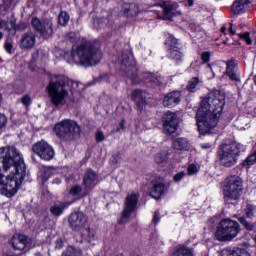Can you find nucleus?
<instances>
[{
    "mask_svg": "<svg viewBox=\"0 0 256 256\" xmlns=\"http://www.w3.org/2000/svg\"><path fill=\"white\" fill-rule=\"evenodd\" d=\"M25 161L21 157L17 148L13 146L0 148V193L6 197H13L23 179L26 172Z\"/></svg>",
    "mask_w": 256,
    "mask_h": 256,
    "instance_id": "1",
    "label": "nucleus"
},
{
    "mask_svg": "<svg viewBox=\"0 0 256 256\" xmlns=\"http://www.w3.org/2000/svg\"><path fill=\"white\" fill-rule=\"evenodd\" d=\"M239 233H241V225L235 220L226 218L218 224L215 237L217 241L227 243V241H233Z\"/></svg>",
    "mask_w": 256,
    "mask_h": 256,
    "instance_id": "8",
    "label": "nucleus"
},
{
    "mask_svg": "<svg viewBox=\"0 0 256 256\" xmlns=\"http://www.w3.org/2000/svg\"><path fill=\"white\" fill-rule=\"evenodd\" d=\"M117 63L132 85H146V87H161L163 76L159 73L143 72L139 75L137 62L130 50H124L118 55Z\"/></svg>",
    "mask_w": 256,
    "mask_h": 256,
    "instance_id": "3",
    "label": "nucleus"
},
{
    "mask_svg": "<svg viewBox=\"0 0 256 256\" xmlns=\"http://www.w3.org/2000/svg\"><path fill=\"white\" fill-rule=\"evenodd\" d=\"M4 49H5V51H7V53H9L11 55V53L13 51V44L10 42H6L4 45Z\"/></svg>",
    "mask_w": 256,
    "mask_h": 256,
    "instance_id": "45",
    "label": "nucleus"
},
{
    "mask_svg": "<svg viewBox=\"0 0 256 256\" xmlns=\"http://www.w3.org/2000/svg\"><path fill=\"white\" fill-rule=\"evenodd\" d=\"M193 173L195 174V173H199V167H197V166H193Z\"/></svg>",
    "mask_w": 256,
    "mask_h": 256,
    "instance_id": "55",
    "label": "nucleus"
},
{
    "mask_svg": "<svg viewBox=\"0 0 256 256\" xmlns=\"http://www.w3.org/2000/svg\"><path fill=\"white\" fill-rule=\"evenodd\" d=\"M209 69H211V64H208Z\"/></svg>",
    "mask_w": 256,
    "mask_h": 256,
    "instance_id": "60",
    "label": "nucleus"
},
{
    "mask_svg": "<svg viewBox=\"0 0 256 256\" xmlns=\"http://www.w3.org/2000/svg\"><path fill=\"white\" fill-rule=\"evenodd\" d=\"M0 29H3L4 31H11L9 23L5 20H0Z\"/></svg>",
    "mask_w": 256,
    "mask_h": 256,
    "instance_id": "42",
    "label": "nucleus"
},
{
    "mask_svg": "<svg viewBox=\"0 0 256 256\" xmlns=\"http://www.w3.org/2000/svg\"><path fill=\"white\" fill-rule=\"evenodd\" d=\"M186 175L187 173H185V171L178 172L173 176V181L175 183H179V181H181V179H183V177H185Z\"/></svg>",
    "mask_w": 256,
    "mask_h": 256,
    "instance_id": "39",
    "label": "nucleus"
},
{
    "mask_svg": "<svg viewBox=\"0 0 256 256\" xmlns=\"http://www.w3.org/2000/svg\"><path fill=\"white\" fill-rule=\"evenodd\" d=\"M122 11L128 18L137 17L139 15V4L137 3H124Z\"/></svg>",
    "mask_w": 256,
    "mask_h": 256,
    "instance_id": "22",
    "label": "nucleus"
},
{
    "mask_svg": "<svg viewBox=\"0 0 256 256\" xmlns=\"http://www.w3.org/2000/svg\"><path fill=\"white\" fill-rule=\"evenodd\" d=\"M96 141L97 143H102V141H105V135H103V132L98 131L96 133Z\"/></svg>",
    "mask_w": 256,
    "mask_h": 256,
    "instance_id": "43",
    "label": "nucleus"
},
{
    "mask_svg": "<svg viewBox=\"0 0 256 256\" xmlns=\"http://www.w3.org/2000/svg\"><path fill=\"white\" fill-rule=\"evenodd\" d=\"M226 75L231 81H236L237 83L241 82L239 68H237V61L235 59L226 62Z\"/></svg>",
    "mask_w": 256,
    "mask_h": 256,
    "instance_id": "19",
    "label": "nucleus"
},
{
    "mask_svg": "<svg viewBox=\"0 0 256 256\" xmlns=\"http://www.w3.org/2000/svg\"><path fill=\"white\" fill-rule=\"evenodd\" d=\"M173 147L178 151H184L189 147V142L185 138H177L173 141Z\"/></svg>",
    "mask_w": 256,
    "mask_h": 256,
    "instance_id": "29",
    "label": "nucleus"
},
{
    "mask_svg": "<svg viewBox=\"0 0 256 256\" xmlns=\"http://www.w3.org/2000/svg\"><path fill=\"white\" fill-rule=\"evenodd\" d=\"M177 3H171V2H164L161 4L162 8V15L157 13V19H163L164 21H173V17H177V15L180 14L179 11H177Z\"/></svg>",
    "mask_w": 256,
    "mask_h": 256,
    "instance_id": "15",
    "label": "nucleus"
},
{
    "mask_svg": "<svg viewBox=\"0 0 256 256\" xmlns=\"http://www.w3.org/2000/svg\"><path fill=\"white\" fill-rule=\"evenodd\" d=\"M188 5L191 7V5H193V0H188Z\"/></svg>",
    "mask_w": 256,
    "mask_h": 256,
    "instance_id": "57",
    "label": "nucleus"
},
{
    "mask_svg": "<svg viewBox=\"0 0 256 256\" xmlns=\"http://www.w3.org/2000/svg\"><path fill=\"white\" fill-rule=\"evenodd\" d=\"M54 132L60 141L71 143L81 137V126L74 120L65 119L55 124Z\"/></svg>",
    "mask_w": 256,
    "mask_h": 256,
    "instance_id": "6",
    "label": "nucleus"
},
{
    "mask_svg": "<svg viewBox=\"0 0 256 256\" xmlns=\"http://www.w3.org/2000/svg\"><path fill=\"white\" fill-rule=\"evenodd\" d=\"M69 13L66 11H61L58 15V24L61 25V27L67 26V23H69Z\"/></svg>",
    "mask_w": 256,
    "mask_h": 256,
    "instance_id": "32",
    "label": "nucleus"
},
{
    "mask_svg": "<svg viewBox=\"0 0 256 256\" xmlns=\"http://www.w3.org/2000/svg\"><path fill=\"white\" fill-rule=\"evenodd\" d=\"M166 43L169 46V49H171V45L172 47H177L175 46L177 45V38L173 37V35H170Z\"/></svg>",
    "mask_w": 256,
    "mask_h": 256,
    "instance_id": "40",
    "label": "nucleus"
},
{
    "mask_svg": "<svg viewBox=\"0 0 256 256\" xmlns=\"http://www.w3.org/2000/svg\"><path fill=\"white\" fill-rule=\"evenodd\" d=\"M163 127L165 133H175L179 127V119L177 118V115L173 112H167L163 116Z\"/></svg>",
    "mask_w": 256,
    "mask_h": 256,
    "instance_id": "16",
    "label": "nucleus"
},
{
    "mask_svg": "<svg viewBox=\"0 0 256 256\" xmlns=\"http://www.w3.org/2000/svg\"><path fill=\"white\" fill-rule=\"evenodd\" d=\"M194 33H195L194 37L197 39V41L205 37V30L201 28V25L195 26Z\"/></svg>",
    "mask_w": 256,
    "mask_h": 256,
    "instance_id": "34",
    "label": "nucleus"
},
{
    "mask_svg": "<svg viewBox=\"0 0 256 256\" xmlns=\"http://www.w3.org/2000/svg\"><path fill=\"white\" fill-rule=\"evenodd\" d=\"M229 31H230L231 35H235V30H233V23H230Z\"/></svg>",
    "mask_w": 256,
    "mask_h": 256,
    "instance_id": "54",
    "label": "nucleus"
},
{
    "mask_svg": "<svg viewBox=\"0 0 256 256\" xmlns=\"http://www.w3.org/2000/svg\"><path fill=\"white\" fill-rule=\"evenodd\" d=\"M81 191H83V188H81L79 185H76L70 189V195L76 197V195H79Z\"/></svg>",
    "mask_w": 256,
    "mask_h": 256,
    "instance_id": "37",
    "label": "nucleus"
},
{
    "mask_svg": "<svg viewBox=\"0 0 256 256\" xmlns=\"http://www.w3.org/2000/svg\"><path fill=\"white\" fill-rule=\"evenodd\" d=\"M139 203V194L132 193L128 194L125 201V207L122 212V219L118 220L119 225H125L127 219L131 217L132 213L137 209Z\"/></svg>",
    "mask_w": 256,
    "mask_h": 256,
    "instance_id": "11",
    "label": "nucleus"
},
{
    "mask_svg": "<svg viewBox=\"0 0 256 256\" xmlns=\"http://www.w3.org/2000/svg\"><path fill=\"white\" fill-rule=\"evenodd\" d=\"M225 107V94L219 90L209 92L201 101L196 113V123L201 135L211 133L221 119Z\"/></svg>",
    "mask_w": 256,
    "mask_h": 256,
    "instance_id": "2",
    "label": "nucleus"
},
{
    "mask_svg": "<svg viewBox=\"0 0 256 256\" xmlns=\"http://www.w3.org/2000/svg\"><path fill=\"white\" fill-rule=\"evenodd\" d=\"M255 206L252 204H247L246 208L244 209V213L248 219H253L255 217Z\"/></svg>",
    "mask_w": 256,
    "mask_h": 256,
    "instance_id": "35",
    "label": "nucleus"
},
{
    "mask_svg": "<svg viewBox=\"0 0 256 256\" xmlns=\"http://www.w3.org/2000/svg\"><path fill=\"white\" fill-rule=\"evenodd\" d=\"M222 256H251L249 252L241 248H225L222 250Z\"/></svg>",
    "mask_w": 256,
    "mask_h": 256,
    "instance_id": "25",
    "label": "nucleus"
},
{
    "mask_svg": "<svg viewBox=\"0 0 256 256\" xmlns=\"http://www.w3.org/2000/svg\"><path fill=\"white\" fill-rule=\"evenodd\" d=\"M188 175H193V164H190L188 166V172H187Z\"/></svg>",
    "mask_w": 256,
    "mask_h": 256,
    "instance_id": "50",
    "label": "nucleus"
},
{
    "mask_svg": "<svg viewBox=\"0 0 256 256\" xmlns=\"http://www.w3.org/2000/svg\"><path fill=\"white\" fill-rule=\"evenodd\" d=\"M120 129H125V120H122V121L119 123L118 131H120Z\"/></svg>",
    "mask_w": 256,
    "mask_h": 256,
    "instance_id": "51",
    "label": "nucleus"
},
{
    "mask_svg": "<svg viewBox=\"0 0 256 256\" xmlns=\"http://www.w3.org/2000/svg\"><path fill=\"white\" fill-rule=\"evenodd\" d=\"M32 151L44 161H51L55 157V150L45 141H40L32 146Z\"/></svg>",
    "mask_w": 256,
    "mask_h": 256,
    "instance_id": "13",
    "label": "nucleus"
},
{
    "mask_svg": "<svg viewBox=\"0 0 256 256\" xmlns=\"http://www.w3.org/2000/svg\"><path fill=\"white\" fill-rule=\"evenodd\" d=\"M203 80L199 79V76L193 78V89H196L197 85H201Z\"/></svg>",
    "mask_w": 256,
    "mask_h": 256,
    "instance_id": "46",
    "label": "nucleus"
},
{
    "mask_svg": "<svg viewBox=\"0 0 256 256\" xmlns=\"http://www.w3.org/2000/svg\"><path fill=\"white\" fill-rule=\"evenodd\" d=\"M20 47L22 49H33V47H35V34L33 32L23 34Z\"/></svg>",
    "mask_w": 256,
    "mask_h": 256,
    "instance_id": "23",
    "label": "nucleus"
},
{
    "mask_svg": "<svg viewBox=\"0 0 256 256\" xmlns=\"http://www.w3.org/2000/svg\"><path fill=\"white\" fill-rule=\"evenodd\" d=\"M55 249H63V240L61 238L56 240V242H55Z\"/></svg>",
    "mask_w": 256,
    "mask_h": 256,
    "instance_id": "47",
    "label": "nucleus"
},
{
    "mask_svg": "<svg viewBox=\"0 0 256 256\" xmlns=\"http://www.w3.org/2000/svg\"><path fill=\"white\" fill-rule=\"evenodd\" d=\"M201 147L202 149H210L211 144L210 143L202 144Z\"/></svg>",
    "mask_w": 256,
    "mask_h": 256,
    "instance_id": "53",
    "label": "nucleus"
},
{
    "mask_svg": "<svg viewBox=\"0 0 256 256\" xmlns=\"http://www.w3.org/2000/svg\"><path fill=\"white\" fill-rule=\"evenodd\" d=\"M181 102V92L172 91L164 96L163 105L164 107H175V105Z\"/></svg>",
    "mask_w": 256,
    "mask_h": 256,
    "instance_id": "20",
    "label": "nucleus"
},
{
    "mask_svg": "<svg viewBox=\"0 0 256 256\" xmlns=\"http://www.w3.org/2000/svg\"><path fill=\"white\" fill-rule=\"evenodd\" d=\"M133 101H135L139 111H143L144 107L147 105V97L149 93L142 89H135L131 93Z\"/></svg>",
    "mask_w": 256,
    "mask_h": 256,
    "instance_id": "18",
    "label": "nucleus"
},
{
    "mask_svg": "<svg viewBox=\"0 0 256 256\" xmlns=\"http://www.w3.org/2000/svg\"><path fill=\"white\" fill-rule=\"evenodd\" d=\"M14 1L15 0H2V2L0 3V14L6 15L7 11L11 9Z\"/></svg>",
    "mask_w": 256,
    "mask_h": 256,
    "instance_id": "30",
    "label": "nucleus"
},
{
    "mask_svg": "<svg viewBox=\"0 0 256 256\" xmlns=\"http://www.w3.org/2000/svg\"><path fill=\"white\" fill-rule=\"evenodd\" d=\"M238 37L246 41L247 45H253V40H251V33L245 32L243 34H238Z\"/></svg>",
    "mask_w": 256,
    "mask_h": 256,
    "instance_id": "36",
    "label": "nucleus"
},
{
    "mask_svg": "<svg viewBox=\"0 0 256 256\" xmlns=\"http://www.w3.org/2000/svg\"><path fill=\"white\" fill-rule=\"evenodd\" d=\"M171 256H193V250L185 245H180L174 250Z\"/></svg>",
    "mask_w": 256,
    "mask_h": 256,
    "instance_id": "28",
    "label": "nucleus"
},
{
    "mask_svg": "<svg viewBox=\"0 0 256 256\" xmlns=\"http://www.w3.org/2000/svg\"><path fill=\"white\" fill-rule=\"evenodd\" d=\"M241 149H243V145L238 142L221 144L217 152L220 165L227 168L237 165V157H239Z\"/></svg>",
    "mask_w": 256,
    "mask_h": 256,
    "instance_id": "7",
    "label": "nucleus"
},
{
    "mask_svg": "<svg viewBox=\"0 0 256 256\" xmlns=\"http://www.w3.org/2000/svg\"><path fill=\"white\" fill-rule=\"evenodd\" d=\"M68 85L69 78L64 75H54L50 77L46 91H48L52 105L59 107V105H65L67 103L66 99L69 97Z\"/></svg>",
    "mask_w": 256,
    "mask_h": 256,
    "instance_id": "5",
    "label": "nucleus"
},
{
    "mask_svg": "<svg viewBox=\"0 0 256 256\" xmlns=\"http://www.w3.org/2000/svg\"><path fill=\"white\" fill-rule=\"evenodd\" d=\"M159 219H161L160 214L159 212L156 211L153 218V222L155 223V225H157V223L159 222Z\"/></svg>",
    "mask_w": 256,
    "mask_h": 256,
    "instance_id": "48",
    "label": "nucleus"
},
{
    "mask_svg": "<svg viewBox=\"0 0 256 256\" xmlns=\"http://www.w3.org/2000/svg\"><path fill=\"white\" fill-rule=\"evenodd\" d=\"M202 63H209L211 61V52L205 51L201 54Z\"/></svg>",
    "mask_w": 256,
    "mask_h": 256,
    "instance_id": "38",
    "label": "nucleus"
},
{
    "mask_svg": "<svg viewBox=\"0 0 256 256\" xmlns=\"http://www.w3.org/2000/svg\"><path fill=\"white\" fill-rule=\"evenodd\" d=\"M0 39H3V32H0Z\"/></svg>",
    "mask_w": 256,
    "mask_h": 256,
    "instance_id": "58",
    "label": "nucleus"
},
{
    "mask_svg": "<svg viewBox=\"0 0 256 256\" xmlns=\"http://www.w3.org/2000/svg\"><path fill=\"white\" fill-rule=\"evenodd\" d=\"M249 2H243V0H236L231 6V12L234 15H241L245 11V5Z\"/></svg>",
    "mask_w": 256,
    "mask_h": 256,
    "instance_id": "27",
    "label": "nucleus"
},
{
    "mask_svg": "<svg viewBox=\"0 0 256 256\" xmlns=\"http://www.w3.org/2000/svg\"><path fill=\"white\" fill-rule=\"evenodd\" d=\"M225 31H227V27L223 26V27L221 28V33H224V35H225Z\"/></svg>",
    "mask_w": 256,
    "mask_h": 256,
    "instance_id": "56",
    "label": "nucleus"
},
{
    "mask_svg": "<svg viewBox=\"0 0 256 256\" xmlns=\"http://www.w3.org/2000/svg\"><path fill=\"white\" fill-rule=\"evenodd\" d=\"M170 155H171V150H169V148H165L154 155V162L156 163V165L165 167V165L169 163Z\"/></svg>",
    "mask_w": 256,
    "mask_h": 256,
    "instance_id": "21",
    "label": "nucleus"
},
{
    "mask_svg": "<svg viewBox=\"0 0 256 256\" xmlns=\"http://www.w3.org/2000/svg\"><path fill=\"white\" fill-rule=\"evenodd\" d=\"M99 42L85 41L71 52L70 63L76 65H97L103 58Z\"/></svg>",
    "mask_w": 256,
    "mask_h": 256,
    "instance_id": "4",
    "label": "nucleus"
},
{
    "mask_svg": "<svg viewBox=\"0 0 256 256\" xmlns=\"http://www.w3.org/2000/svg\"><path fill=\"white\" fill-rule=\"evenodd\" d=\"M187 90L190 93H193V82L189 81L188 85H187Z\"/></svg>",
    "mask_w": 256,
    "mask_h": 256,
    "instance_id": "49",
    "label": "nucleus"
},
{
    "mask_svg": "<svg viewBox=\"0 0 256 256\" xmlns=\"http://www.w3.org/2000/svg\"><path fill=\"white\" fill-rule=\"evenodd\" d=\"M31 27L43 39L53 37L55 30L53 29V20L51 18L33 17L31 20Z\"/></svg>",
    "mask_w": 256,
    "mask_h": 256,
    "instance_id": "10",
    "label": "nucleus"
},
{
    "mask_svg": "<svg viewBox=\"0 0 256 256\" xmlns=\"http://www.w3.org/2000/svg\"><path fill=\"white\" fill-rule=\"evenodd\" d=\"M68 223L72 231H83L87 225V215L83 212H73L68 217Z\"/></svg>",
    "mask_w": 256,
    "mask_h": 256,
    "instance_id": "14",
    "label": "nucleus"
},
{
    "mask_svg": "<svg viewBox=\"0 0 256 256\" xmlns=\"http://www.w3.org/2000/svg\"><path fill=\"white\" fill-rule=\"evenodd\" d=\"M163 193H165V184L162 182L155 183L150 190V195L153 199H161Z\"/></svg>",
    "mask_w": 256,
    "mask_h": 256,
    "instance_id": "26",
    "label": "nucleus"
},
{
    "mask_svg": "<svg viewBox=\"0 0 256 256\" xmlns=\"http://www.w3.org/2000/svg\"><path fill=\"white\" fill-rule=\"evenodd\" d=\"M11 243L14 251H23L24 253L31 251V248L33 247V239L21 233L14 234Z\"/></svg>",
    "mask_w": 256,
    "mask_h": 256,
    "instance_id": "12",
    "label": "nucleus"
},
{
    "mask_svg": "<svg viewBox=\"0 0 256 256\" xmlns=\"http://www.w3.org/2000/svg\"><path fill=\"white\" fill-rule=\"evenodd\" d=\"M38 57H39V52H35V53L32 55L33 61H37Z\"/></svg>",
    "mask_w": 256,
    "mask_h": 256,
    "instance_id": "52",
    "label": "nucleus"
},
{
    "mask_svg": "<svg viewBox=\"0 0 256 256\" xmlns=\"http://www.w3.org/2000/svg\"><path fill=\"white\" fill-rule=\"evenodd\" d=\"M16 31H25L27 29V24L25 22H20L16 27Z\"/></svg>",
    "mask_w": 256,
    "mask_h": 256,
    "instance_id": "44",
    "label": "nucleus"
},
{
    "mask_svg": "<svg viewBox=\"0 0 256 256\" xmlns=\"http://www.w3.org/2000/svg\"><path fill=\"white\" fill-rule=\"evenodd\" d=\"M239 223L246 229V231H253L255 229V223H251L245 218V216L238 218Z\"/></svg>",
    "mask_w": 256,
    "mask_h": 256,
    "instance_id": "31",
    "label": "nucleus"
},
{
    "mask_svg": "<svg viewBox=\"0 0 256 256\" xmlns=\"http://www.w3.org/2000/svg\"><path fill=\"white\" fill-rule=\"evenodd\" d=\"M21 103H23L25 107H29V105H31V97L29 95H24L21 98Z\"/></svg>",
    "mask_w": 256,
    "mask_h": 256,
    "instance_id": "41",
    "label": "nucleus"
},
{
    "mask_svg": "<svg viewBox=\"0 0 256 256\" xmlns=\"http://www.w3.org/2000/svg\"><path fill=\"white\" fill-rule=\"evenodd\" d=\"M68 207H69L68 202H59V203L53 204L50 207V213L54 217H61V215H63V211H65V209H67Z\"/></svg>",
    "mask_w": 256,
    "mask_h": 256,
    "instance_id": "24",
    "label": "nucleus"
},
{
    "mask_svg": "<svg viewBox=\"0 0 256 256\" xmlns=\"http://www.w3.org/2000/svg\"><path fill=\"white\" fill-rule=\"evenodd\" d=\"M95 179H97V173L95 171L88 169L83 178V185H84V193L81 197H87L89 193H91V190L94 187Z\"/></svg>",
    "mask_w": 256,
    "mask_h": 256,
    "instance_id": "17",
    "label": "nucleus"
},
{
    "mask_svg": "<svg viewBox=\"0 0 256 256\" xmlns=\"http://www.w3.org/2000/svg\"><path fill=\"white\" fill-rule=\"evenodd\" d=\"M254 83H255V85H256V75H255V77H254Z\"/></svg>",
    "mask_w": 256,
    "mask_h": 256,
    "instance_id": "59",
    "label": "nucleus"
},
{
    "mask_svg": "<svg viewBox=\"0 0 256 256\" xmlns=\"http://www.w3.org/2000/svg\"><path fill=\"white\" fill-rule=\"evenodd\" d=\"M243 195V179L237 175L229 176L225 179L223 185L224 201H237Z\"/></svg>",
    "mask_w": 256,
    "mask_h": 256,
    "instance_id": "9",
    "label": "nucleus"
},
{
    "mask_svg": "<svg viewBox=\"0 0 256 256\" xmlns=\"http://www.w3.org/2000/svg\"><path fill=\"white\" fill-rule=\"evenodd\" d=\"M168 51L171 59H174L175 61H181V52L179 51V48L173 47V45H170V48H168Z\"/></svg>",
    "mask_w": 256,
    "mask_h": 256,
    "instance_id": "33",
    "label": "nucleus"
}]
</instances>
